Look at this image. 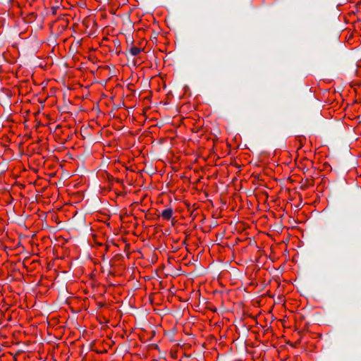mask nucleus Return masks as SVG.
<instances>
[{"instance_id":"obj_1","label":"nucleus","mask_w":361,"mask_h":361,"mask_svg":"<svg viewBox=\"0 0 361 361\" xmlns=\"http://www.w3.org/2000/svg\"><path fill=\"white\" fill-rule=\"evenodd\" d=\"M173 215V210L171 208L166 209L161 212V217L164 220H169Z\"/></svg>"},{"instance_id":"obj_2","label":"nucleus","mask_w":361,"mask_h":361,"mask_svg":"<svg viewBox=\"0 0 361 361\" xmlns=\"http://www.w3.org/2000/svg\"><path fill=\"white\" fill-rule=\"evenodd\" d=\"M142 51V49L136 47H132L129 49V52L132 56H137Z\"/></svg>"}]
</instances>
